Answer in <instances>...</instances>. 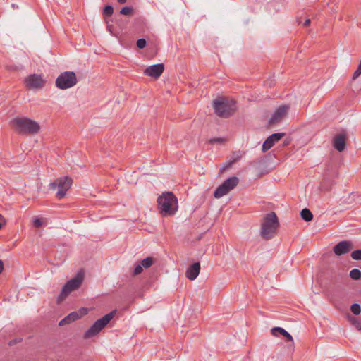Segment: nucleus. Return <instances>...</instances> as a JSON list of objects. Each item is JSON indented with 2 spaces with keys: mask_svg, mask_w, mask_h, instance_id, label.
I'll use <instances>...</instances> for the list:
<instances>
[{
  "mask_svg": "<svg viewBox=\"0 0 361 361\" xmlns=\"http://www.w3.org/2000/svg\"><path fill=\"white\" fill-rule=\"evenodd\" d=\"M280 227L279 219L275 212H271L263 217L259 231L260 237L264 240L273 239Z\"/></svg>",
  "mask_w": 361,
  "mask_h": 361,
  "instance_id": "nucleus-1",
  "label": "nucleus"
},
{
  "mask_svg": "<svg viewBox=\"0 0 361 361\" xmlns=\"http://www.w3.org/2000/svg\"><path fill=\"white\" fill-rule=\"evenodd\" d=\"M213 108L218 116L228 118L236 110L235 102L224 97L219 98L214 101Z\"/></svg>",
  "mask_w": 361,
  "mask_h": 361,
  "instance_id": "nucleus-2",
  "label": "nucleus"
},
{
  "mask_svg": "<svg viewBox=\"0 0 361 361\" xmlns=\"http://www.w3.org/2000/svg\"><path fill=\"white\" fill-rule=\"evenodd\" d=\"M11 123L16 130L23 134H36L40 128L38 123L25 117L15 118Z\"/></svg>",
  "mask_w": 361,
  "mask_h": 361,
  "instance_id": "nucleus-3",
  "label": "nucleus"
},
{
  "mask_svg": "<svg viewBox=\"0 0 361 361\" xmlns=\"http://www.w3.org/2000/svg\"><path fill=\"white\" fill-rule=\"evenodd\" d=\"M72 184L73 179L71 177L63 176L50 183L49 188L51 190H57L56 197L60 200L66 196L67 191L71 188Z\"/></svg>",
  "mask_w": 361,
  "mask_h": 361,
  "instance_id": "nucleus-4",
  "label": "nucleus"
},
{
  "mask_svg": "<svg viewBox=\"0 0 361 361\" xmlns=\"http://www.w3.org/2000/svg\"><path fill=\"white\" fill-rule=\"evenodd\" d=\"M116 311H111L106 314L103 317L97 319L84 334L83 338L85 339L90 338L98 334L113 319Z\"/></svg>",
  "mask_w": 361,
  "mask_h": 361,
  "instance_id": "nucleus-5",
  "label": "nucleus"
},
{
  "mask_svg": "<svg viewBox=\"0 0 361 361\" xmlns=\"http://www.w3.org/2000/svg\"><path fill=\"white\" fill-rule=\"evenodd\" d=\"M78 82L77 77L73 71H64L56 79L55 85L60 90H66L75 86Z\"/></svg>",
  "mask_w": 361,
  "mask_h": 361,
  "instance_id": "nucleus-6",
  "label": "nucleus"
},
{
  "mask_svg": "<svg viewBox=\"0 0 361 361\" xmlns=\"http://www.w3.org/2000/svg\"><path fill=\"white\" fill-rule=\"evenodd\" d=\"M239 179L236 176H232L226 179L214 191V197L220 198L227 195L231 190L238 185Z\"/></svg>",
  "mask_w": 361,
  "mask_h": 361,
  "instance_id": "nucleus-7",
  "label": "nucleus"
},
{
  "mask_svg": "<svg viewBox=\"0 0 361 361\" xmlns=\"http://www.w3.org/2000/svg\"><path fill=\"white\" fill-rule=\"evenodd\" d=\"M83 281V274L81 273L68 281L62 288L59 295V299L62 300L67 297L72 291L77 290L81 286Z\"/></svg>",
  "mask_w": 361,
  "mask_h": 361,
  "instance_id": "nucleus-8",
  "label": "nucleus"
},
{
  "mask_svg": "<svg viewBox=\"0 0 361 361\" xmlns=\"http://www.w3.org/2000/svg\"><path fill=\"white\" fill-rule=\"evenodd\" d=\"M24 82L29 90H39L44 86L45 80L40 75L31 74L25 78Z\"/></svg>",
  "mask_w": 361,
  "mask_h": 361,
  "instance_id": "nucleus-9",
  "label": "nucleus"
},
{
  "mask_svg": "<svg viewBox=\"0 0 361 361\" xmlns=\"http://www.w3.org/2000/svg\"><path fill=\"white\" fill-rule=\"evenodd\" d=\"M87 314V309L82 307L78 311L72 312L66 317H65L62 320L59 322V325L64 326L71 324V322L76 321L77 319H80L81 317Z\"/></svg>",
  "mask_w": 361,
  "mask_h": 361,
  "instance_id": "nucleus-10",
  "label": "nucleus"
},
{
  "mask_svg": "<svg viewBox=\"0 0 361 361\" xmlns=\"http://www.w3.org/2000/svg\"><path fill=\"white\" fill-rule=\"evenodd\" d=\"M285 135L284 133H276L271 134L270 136H269L265 141L264 142L262 147V150L263 152H265L268 151L269 149H271L274 145L279 141L282 137H283Z\"/></svg>",
  "mask_w": 361,
  "mask_h": 361,
  "instance_id": "nucleus-11",
  "label": "nucleus"
},
{
  "mask_svg": "<svg viewBox=\"0 0 361 361\" xmlns=\"http://www.w3.org/2000/svg\"><path fill=\"white\" fill-rule=\"evenodd\" d=\"M353 249V244L350 241L343 240L337 243L334 247V253L338 255H345Z\"/></svg>",
  "mask_w": 361,
  "mask_h": 361,
  "instance_id": "nucleus-12",
  "label": "nucleus"
},
{
  "mask_svg": "<svg viewBox=\"0 0 361 361\" xmlns=\"http://www.w3.org/2000/svg\"><path fill=\"white\" fill-rule=\"evenodd\" d=\"M164 66L163 63L152 65L145 68L144 73L146 75L158 78L164 72Z\"/></svg>",
  "mask_w": 361,
  "mask_h": 361,
  "instance_id": "nucleus-13",
  "label": "nucleus"
},
{
  "mask_svg": "<svg viewBox=\"0 0 361 361\" xmlns=\"http://www.w3.org/2000/svg\"><path fill=\"white\" fill-rule=\"evenodd\" d=\"M347 137L345 133H339L334 136L332 140L334 147L338 152L344 151L346 147Z\"/></svg>",
  "mask_w": 361,
  "mask_h": 361,
  "instance_id": "nucleus-14",
  "label": "nucleus"
},
{
  "mask_svg": "<svg viewBox=\"0 0 361 361\" xmlns=\"http://www.w3.org/2000/svg\"><path fill=\"white\" fill-rule=\"evenodd\" d=\"M289 109L288 105H282L280 106L274 113L272 114L271 117L269 119L270 124H274L281 120L285 115L287 114Z\"/></svg>",
  "mask_w": 361,
  "mask_h": 361,
  "instance_id": "nucleus-15",
  "label": "nucleus"
},
{
  "mask_svg": "<svg viewBox=\"0 0 361 361\" xmlns=\"http://www.w3.org/2000/svg\"><path fill=\"white\" fill-rule=\"evenodd\" d=\"M178 208V204H158L159 212L162 216L173 215Z\"/></svg>",
  "mask_w": 361,
  "mask_h": 361,
  "instance_id": "nucleus-16",
  "label": "nucleus"
},
{
  "mask_svg": "<svg viewBox=\"0 0 361 361\" xmlns=\"http://www.w3.org/2000/svg\"><path fill=\"white\" fill-rule=\"evenodd\" d=\"M178 198L172 192L166 191L158 196L157 203H178Z\"/></svg>",
  "mask_w": 361,
  "mask_h": 361,
  "instance_id": "nucleus-17",
  "label": "nucleus"
},
{
  "mask_svg": "<svg viewBox=\"0 0 361 361\" xmlns=\"http://www.w3.org/2000/svg\"><path fill=\"white\" fill-rule=\"evenodd\" d=\"M200 271V263L195 262L190 265L185 271V276L191 281L195 280Z\"/></svg>",
  "mask_w": 361,
  "mask_h": 361,
  "instance_id": "nucleus-18",
  "label": "nucleus"
},
{
  "mask_svg": "<svg viewBox=\"0 0 361 361\" xmlns=\"http://www.w3.org/2000/svg\"><path fill=\"white\" fill-rule=\"evenodd\" d=\"M271 333L274 336H279L280 335L283 336L287 339V341L292 342V345H293V336L284 329L281 327H274L271 329Z\"/></svg>",
  "mask_w": 361,
  "mask_h": 361,
  "instance_id": "nucleus-19",
  "label": "nucleus"
},
{
  "mask_svg": "<svg viewBox=\"0 0 361 361\" xmlns=\"http://www.w3.org/2000/svg\"><path fill=\"white\" fill-rule=\"evenodd\" d=\"M300 216L305 221H310L313 219V214L312 212L307 208L303 209L300 212Z\"/></svg>",
  "mask_w": 361,
  "mask_h": 361,
  "instance_id": "nucleus-20",
  "label": "nucleus"
},
{
  "mask_svg": "<svg viewBox=\"0 0 361 361\" xmlns=\"http://www.w3.org/2000/svg\"><path fill=\"white\" fill-rule=\"evenodd\" d=\"M153 263H154V259L151 257H147L143 259L140 262L142 267L145 269L150 267L153 264Z\"/></svg>",
  "mask_w": 361,
  "mask_h": 361,
  "instance_id": "nucleus-21",
  "label": "nucleus"
},
{
  "mask_svg": "<svg viewBox=\"0 0 361 361\" xmlns=\"http://www.w3.org/2000/svg\"><path fill=\"white\" fill-rule=\"evenodd\" d=\"M348 318L350 323L355 326L356 329L361 330V321L359 319L350 315H348Z\"/></svg>",
  "mask_w": 361,
  "mask_h": 361,
  "instance_id": "nucleus-22",
  "label": "nucleus"
},
{
  "mask_svg": "<svg viewBox=\"0 0 361 361\" xmlns=\"http://www.w3.org/2000/svg\"><path fill=\"white\" fill-rule=\"evenodd\" d=\"M350 277L353 280L361 279V271L358 269H353L350 271Z\"/></svg>",
  "mask_w": 361,
  "mask_h": 361,
  "instance_id": "nucleus-23",
  "label": "nucleus"
},
{
  "mask_svg": "<svg viewBox=\"0 0 361 361\" xmlns=\"http://www.w3.org/2000/svg\"><path fill=\"white\" fill-rule=\"evenodd\" d=\"M120 13L124 16H132L133 14V8L131 6H124L121 9Z\"/></svg>",
  "mask_w": 361,
  "mask_h": 361,
  "instance_id": "nucleus-24",
  "label": "nucleus"
},
{
  "mask_svg": "<svg viewBox=\"0 0 361 361\" xmlns=\"http://www.w3.org/2000/svg\"><path fill=\"white\" fill-rule=\"evenodd\" d=\"M350 310L355 315H358L361 312V307L357 303H354L350 306Z\"/></svg>",
  "mask_w": 361,
  "mask_h": 361,
  "instance_id": "nucleus-25",
  "label": "nucleus"
},
{
  "mask_svg": "<svg viewBox=\"0 0 361 361\" xmlns=\"http://www.w3.org/2000/svg\"><path fill=\"white\" fill-rule=\"evenodd\" d=\"M114 13V8L111 5H107L104 7L103 15L106 17L111 16Z\"/></svg>",
  "mask_w": 361,
  "mask_h": 361,
  "instance_id": "nucleus-26",
  "label": "nucleus"
},
{
  "mask_svg": "<svg viewBox=\"0 0 361 361\" xmlns=\"http://www.w3.org/2000/svg\"><path fill=\"white\" fill-rule=\"evenodd\" d=\"M351 257L354 260H361V249H357L351 252Z\"/></svg>",
  "mask_w": 361,
  "mask_h": 361,
  "instance_id": "nucleus-27",
  "label": "nucleus"
},
{
  "mask_svg": "<svg viewBox=\"0 0 361 361\" xmlns=\"http://www.w3.org/2000/svg\"><path fill=\"white\" fill-rule=\"evenodd\" d=\"M146 44H147V42L145 39L143 38H141V39H137V42H136V45L138 48L140 49H143L146 47Z\"/></svg>",
  "mask_w": 361,
  "mask_h": 361,
  "instance_id": "nucleus-28",
  "label": "nucleus"
},
{
  "mask_svg": "<svg viewBox=\"0 0 361 361\" xmlns=\"http://www.w3.org/2000/svg\"><path fill=\"white\" fill-rule=\"evenodd\" d=\"M143 271L142 267L140 264H137L134 269L133 275H138Z\"/></svg>",
  "mask_w": 361,
  "mask_h": 361,
  "instance_id": "nucleus-29",
  "label": "nucleus"
},
{
  "mask_svg": "<svg viewBox=\"0 0 361 361\" xmlns=\"http://www.w3.org/2000/svg\"><path fill=\"white\" fill-rule=\"evenodd\" d=\"M361 75V65H358L357 68L355 70L353 75V79L355 80Z\"/></svg>",
  "mask_w": 361,
  "mask_h": 361,
  "instance_id": "nucleus-30",
  "label": "nucleus"
},
{
  "mask_svg": "<svg viewBox=\"0 0 361 361\" xmlns=\"http://www.w3.org/2000/svg\"><path fill=\"white\" fill-rule=\"evenodd\" d=\"M225 142V139L223 137H214L209 140L210 143H223Z\"/></svg>",
  "mask_w": 361,
  "mask_h": 361,
  "instance_id": "nucleus-31",
  "label": "nucleus"
},
{
  "mask_svg": "<svg viewBox=\"0 0 361 361\" xmlns=\"http://www.w3.org/2000/svg\"><path fill=\"white\" fill-rule=\"evenodd\" d=\"M33 224L35 227L39 228L42 225V221L41 219L35 217L33 221Z\"/></svg>",
  "mask_w": 361,
  "mask_h": 361,
  "instance_id": "nucleus-32",
  "label": "nucleus"
},
{
  "mask_svg": "<svg viewBox=\"0 0 361 361\" xmlns=\"http://www.w3.org/2000/svg\"><path fill=\"white\" fill-rule=\"evenodd\" d=\"M4 268V264L2 260L0 259V274L2 273Z\"/></svg>",
  "mask_w": 361,
  "mask_h": 361,
  "instance_id": "nucleus-33",
  "label": "nucleus"
},
{
  "mask_svg": "<svg viewBox=\"0 0 361 361\" xmlns=\"http://www.w3.org/2000/svg\"><path fill=\"white\" fill-rule=\"evenodd\" d=\"M266 84H267V85L271 87V85H274V80H267Z\"/></svg>",
  "mask_w": 361,
  "mask_h": 361,
  "instance_id": "nucleus-34",
  "label": "nucleus"
},
{
  "mask_svg": "<svg viewBox=\"0 0 361 361\" xmlns=\"http://www.w3.org/2000/svg\"><path fill=\"white\" fill-rule=\"evenodd\" d=\"M310 22H311V21H310V19H307V20H305V21L304 22L303 25H304V26H305V27H307V26H309V25H310Z\"/></svg>",
  "mask_w": 361,
  "mask_h": 361,
  "instance_id": "nucleus-35",
  "label": "nucleus"
},
{
  "mask_svg": "<svg viewBox=\"0 0 361 361\" xmlns=\"http://www.w3.org/2000/svg\"><path fill=\"white\" fill-rule=\"evenodd\" d=\"M127 0H117V1L119 3V4H125Z\"/></svg>",
  "mask_w": 361,
  "mask_h": 361,
  "instance_id": "nucleus-36",
  "label": "nucleus"
},
{
  "mask_svg": "<svg viewBox=\"0 0 361 361\" xmlns=\"http://www.w3.org/2000/svg\"><path fill=\"white\" fill-rule=\"evenodd\" d=\"M233 162H234V161H230V163H229V166H231Z\"/></svg>",
  "mask_w": 361,
  "mask_h": 361,
  "instance_id": "nucleus-37",
  "label": "nucleus"
},
{
  "mask_svg": "<svg viewBox=\"0 0 361 361\" xmlns=\"http://www.w3.org/2000/svg\"><path fill=\"white\" fill-rule=\"evenodd\" d=\"M12 6H13V8H16L15 4H12Z\"/></svg>",
  "mask_w": 361,
  "mask_h": 361,
  "instance_id": "nucleus-38",
  "label": "nucleus"
},
{
  "mask_svg": "<svg viewBox=\"0 0 361 361\" xmlns=\"http://www.w3.org/2000/svg\"><path fill=\"white\" fill-rule=\"evenodd\" d=\"M12 6H13V8H16L15 4H12Z\"/></svg>",
  "mask_w": 361,
  "mask_h": 361,
  "instance_id": "nucleus-39",
  "label": "nucleus"
},
{
  "mask_svg": "<svg viewBox=\"0 0 361 361\" xmlns=\"http://www.w3.org/2000/svg\"><path fill=\"white\" fill-rule=\"evenodd\" d=\"M2 227V224L0 223V229Z\"/></svg>",
  "mask_w": 361,
  "mask_h": 361,
  "instance_id": "nucleus-40",
  "label": "nucleus"
}]
</instances>
